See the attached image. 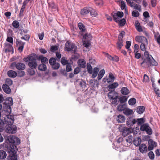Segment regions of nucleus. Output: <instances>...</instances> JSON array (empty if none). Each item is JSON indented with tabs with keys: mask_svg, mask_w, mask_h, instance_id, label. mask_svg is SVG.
<instances>
[{
	"mask_svg": "<svg viewBox=\"0 0 160 160\" xmlns=\"http://www.w3.org/2000/svg\"><path fill=\"white\" fill-rule=\"evenodd\" d=\"M141 139L138 138L137 137L133 141V143L135 145L138 146L141 143Z\"/></svg>",
	"mask_w": 160,
	"mask_h": 160,
	"instance_id": "nucleus-32",
	"label": "nucleus"
},
{
	"mask_svg": "<svg viewBox=\"0 0 160 160\" xmlns=\"http://www.w3.org/2000/svg\"><path fill=\"white\" fill-rule=\"evenodd\" d=\"M127 100V98L125 96L121 97L120 98V101L122 103L126 101Z\"/></svg>",
	"mask_w": 160,
	"mask_h": 160,
	"instance_id": "nucleus-58",
	"label": "nucleus"
},
{
	"mask_svg": "<svg viewBox=\"0 0 160 160\" xmlns=\"http://www.w3.org/2000/svg\"><path fill=\"white\" fill-rule=\"evenodd\" d=\"M2 89L7 94H9L11 92V89L6 84H4L2 86Z\"/></svg>",
	"mask_w": 160,
	"mask_h": 160,
	"instance_id": "nucleus-21",
	"label": "nucleus"
},
{
	"mask_svg": "<svg viewBox=\"0 0 160 160\" xmlns=\"http://www.w3.org/2000/svg\"><path fill=\"white\" fill-rule=\"evenodd\" d=\"M115 14L120 18L122 17L123 15V13L122 12H118L116 14Z\"/></svg>",
	"mask_w": 160,
	"mask_h": 160,
	"instance_id": "nucleus-64",
	"label": "nucleus"
},
{
	"mask_svg": "<svg viewBox=\"0 0 160 160\" xmlns=\"http://www.w3.org/2000/svg\"><path fill=\"white\" fill-rule=\"evenodd\" d=\"M26 4H27L23 2V5L22 7V8H21V9L20 12V14L21 15H22L23 12L24 11V9L25 8V6L26 5Z\"/></svg>",
	"mask_w": 160,
	"mask_h": 160,
	"instance_id": "nucleus-43",
	"label": "nucleus"
},
{
	"mask_svg": "<svg viewBox=\"0 0 160 160\" xmlns=\"http://www.w3.org/2000/svg\"><path fill=\"white\" fill-rule=\"evenodd\" d=\"M30 38V36L29 35H26L24 37H22L21 38L22 39H24L26 41H28Z\"/></svg>",
	"mask_w": 160,
	"mask_h": 160,
	"instance_id": "nucleus-59",
	"label": "nucleus"
},
{
	"mask_svg": "<svg viewBox=\"0 0 160 160\" xmlns=\"http://www.w3.org/2000/svg\"><path fill=\"white\" fill-rule=\"evenodd\" d=\"M139 149L141 152L144 153L147 152V147L145 144H142L140 145Z\"/></svg>",
	"mask_w": 160,
	"mask_h": 160,
	"instance_id": "nucleus-17",
	"label": "nucleus"
},
{
	"mask_svg": "<svg viewBox=\"0 0 160 160\" xmlns=\"http://www.w3.org/2000/svg\"><path fill=\"white\" fill-rule=\"evenodd\" d=\"M145 108L142 106L138 107L137 109V112L139 114L142 113L145 110Z\"/></svg>",
	"mask_w": 160,
	"mask_h": 160,
	"instance_id": "nucleus-34",
	"label": "nucleus"
},
{
	"mask_svg": "<svg viewBox=\"0 0 160 160\" xmlns=\"http://www.w3.org/2000/svg\"><path fill=\"white\" fill-rule=\"evenodd\" d=\"M52 68L55 69H58L60 67V64L58 63H55L53 65H52Z\"/></svg>",
	"mask_w": 160,
	"mask_h": 160,
	"instance_id": "nucleus-54",
	"label": "nucleus"
},
{
	"mask_svg": "<svg viewBox=\"0 0 160 160\" xmlns=\"http://www.w3.org/2000/svg\"><path fill=\"white\" fill-rule=\"evenodd\" d=\"M13 104V100L12 98L11 97L7 98L5 101V102L4 103V108L6 109L7 111L8 110V108L7 107H9L11 109V108L10 106Z\"/></svg>",
	"mask_w": 160,
	"mask_h": 160,
	"instance_id": "nucleus-8",
	"label": "nucleus"
},
{
	"mask_svg": "<svg viewBox=\"0 0 160 160\" xmlns=\"http://www.w3.org/2000/svg\"><path fill=\"white\" fill-rule=\"evenodd\" d=\"M115 78L113 74L112 73H110L108 77L104 78L103 80L104 82H107L108 83H110L113 82L115 80Z\"/></svg>",
	"mask_w": 160,
	"mask_h": 160,
	"instance_id": "nucleus-11",
	"label": "nucleus"
},
{
	"mask_svg": "<svg viewBox=\"0 0 160 160\" xmlns=\"http://www.w3.org/2000/svg\"><path fill=\"white\" fill-rule=\"evenodd\" d=\"M125 105H119L118 107V109L119 111H124V110L125 109Z\"/></svg>",
	"mask_w": 160,
	"mask_h": 160,
	"instance_id": "nucleus-44",
	"label": "nucleus"
},
{
	"mask_svg": "<svg viewBox=\"0 0 160 160\" xmlns=\"http://www.w3.org/2000/svg\"><path fill=\"white\" fill-rule=\"evenodd\" d=\"M144 58L143 61L141 63V65L144 64L146 66L149 67L151 65L157 66L158 63L153 58L152 56L149 55L148 52L146 51L144 52Z\"/></svg>",
	"mask_w": 160,
	"mask_h": 160,
	"instance_id": "nucleus-1",
	"label": "nucleus"
},
{
	"mask_svg": "<svg viewBox=\"0 0 160 160\" xmlns=\"http://www.w3.org/2000/svg\"><path fill=\"white\" fill-rule=\"evenodd\" d=\"M118 85L117 82H115L108 86V90L110 91H114V89L117 88Z\"/></svg>",
	"mask_w": 160,
	"mask_h": 160,
	"instance_id": "nucleus-18",
	"label": "nucleus"
},
{
	"mask_svg": "<svg viewBox=\"0 0 160 160\" xmlns=\"http://www.w3.org/2000/svg\"><path fill=\"white\" fill-rule=\"evenodd\" d=\"M38 69L40 70L45 71L47 69V67L45 64L42 63L39 66Z\"/></svg>",
	"mask_w": 160,
	"mask_h": 160,
	"instance_id": "nucleus-37",
	"label": "nucleus"
},
{
	"mask_svg": "<svg viewBox=\"0 0 160 160\" xmlns=\"http://www.w3.org/2000/svg\"><path fill=\"white\" fill-rule=\"evenodd\" d=\"M99 71L98 68H93L92 73V78H94L97 76Z\"/></svg>",
	"mask_w": 160,
	"mask_h": 160,
	"instance_id": "nucleus-27",
	"label": "nucleus"
},
{
	"mask_svg": "<svg viewBox=\"0 0 160 160\" xmlns=\"http://www.w3.org/2000/svg\"><path fill=\"white\" fill-rule=\"evenodd\" d=\"M6 41L8 42H9L10 44H13V39L11 37H8L6 39Z\"/></svg>",
	"mask_w": 160,
	"mask_h": 160,
	"instance_id": "nucleus-49",
	"label": "nucleus"
},
{
	"mask_svg": "<svg viewBox=\"0 0 160 160\" xmlns=\"http://www.w3.org/2000/svg\"><path fill=\"white\" fill-rule=\"evenodd\" d=\"M78 64L82 68H85L86 66L85 61L83 59H81L78 61Z\"/></svg>",
	"mask_w": 160,
	"mask_h": 160,
	"instance_id": "nucleus-28",
	"label": "nucleus"
},
{
	"mask_svg": "<svg viewBox=\"0 0 160 160\" xmlns=\"http://www.w3.org/2000/svg\"><path fill=\"white\" fill-rule=\"evenodd\" d=\"M61 63L64 65L67 64L68 63V61L66 60L64 57L62 58L61 60Z\"/></svg>",
	"mask_w": 160,
	"mask_h": 160,
	"instance_id": "nucleus-47",
	"label": "nucleus"
},
{
	"mask_svg": "<svg viewBox=\"0 0 160 160\" xmlns=\"http://www.w3.org/2000/svg\"><path fill=\"white\" fill-rule=\"evenodd\" d=\"M125 34V32L123 31H122L118 36V40L117 43V47L118 49H120L123 46V40L122 38Z\"/></svg>",
	"mask_w": 160,
	"mask_h": 160,
	"instance_id": "nucleus-7",
	"label": "nucleus"
},
{
	"mask_svg": "<svg viewBox=\"0 0 160 160\" xmlns=\"http://www.w3.org/2000/svg\"><path fill=\"white\" fill-rule=\"evenodd\" d=\"M108 97L110 99L114 100L116 102H117L116 99L118 97V94L114 91H110L108 93Z\"/></svg>",
	"mask_w": 160,
	"mask_h": 160,
	"instance_id": "nucleus-14",
	"label": "nucleus"
},
{
	"mask_svg": "<svg viewBox=\"0 0 160 160\" xmlns=\"http://www.w3.org/2000/svg\"><path fill=\"white\" fill-rule=\"evenodd\" d=\"M37 56L34 54L28 55L27 57L23 58V61L26 62L29 61L28 63L29 66L32 69H35L37 66L36 61Z\"/></svg>",
	"mask_w": 160,
	"mask_h": 160,
	"instance_id": "nucleus-2",
	"label": "nucleus"
},
{
	"mask_svg": "<svg viewBox=\"0 0 160 160\" xmlns=\"http://www.w3.org/2000/svg\"><path fill=\"white\" fill-rule=\"evenodd\" d=\"M14 143H15L17 145H18L20 144V141L18 138L15 136V138H14Z\"/></svg>",
	"mask_w": 160,
	"mask_h": 160,
	"instance_id": "nucleus-48",
	"label": "nucleus"
},
{
	"mask_svg": "<svg viewBox=\"0 0 160 160\" xmlns=\"http://www.w3.org/2000/svg\"><path fill=\"white\" fill-rule=\"evenodd\" d=\"M149 80L148 77L146 74H144L143 77V81L145 82H148Z\"/></svg>",
	"mask_w": 160,
	"mask_h": 160,
	"instance_id": "nucleus-57",
	"label": "nucleus"
},
{
	"mask_svg": "<svg viewBox=\"0 0 160 160\" xmlns=\"http://www.w3.org/2000/svg\"><path fill=\"white\" fill-rule=\"evenodd\" d=\"M7 159L8 160H18L16 153H10Z\"/></svg>",
	"mask_w": 160,
	"mask_h": 160,
	"instance_id": "nucleus-20",
	"label": "nucleus"
},
{
	"mask_svg": "<svg viewBox=\"0 0 160 160\" xmlns=\"http://www.w3.org/2000/svg\"><path fill=\"white\" fill-rule=\"evenodd\" d=\"M89 12L90 15L92 17H96L98 15L97 12L94 9L91 8L89 7Z\"/></svg>",
	"mask_w": 160,
	"mask_h": 160,
	"instance_id": "nucleus-26",
	"label": "nucleus"
},
{
	"mask_svg": "<svg viewBox=\"0 0 160 160\" xmlns=\"http://www.w3.org/2000/svg\"><path fill=\"white\" fill-rule=\"evenodd\" d=\"M148 149L149 150H152L157 145V143L153 141L152 139H149L148 141Z\"/></svg>",
	"mask_w": 160,
	"mask_h": 160,
	"instance_id": "nucleus-15",
	"label": "nucleus"
},
{
	"mask_svg": "<svg viewBox=\"0 0 160 160\" xmlns=\"http://www.w3.org/2000/svg\"><path fill=\"white\" fill-rule=\"evenodd\" d=\"M6 152L3 150H0V159H5L7 156Z\"/></svg>",
	"mask_w": 160,
	"mask_h": 160,
	"instance_id": "nucleus-31",
	"label": "nucleus"
},
{
	"mask_svg": "<svg viewBox=\"0 0 160 160\" xmlns=\"http://www.w3.org/2000/svg\"><path fill=\"white\" fill-rule=\"evenodd\" d=\"M95 3L98 6H101L103 4V2L102 0H94Z\"/></svg>",
	"mask_w": 160,
	"mask_h": 160,
	"instance_id": "nucleus-51",
	"label": "nucleus"
},
{
	"mask_svg": "<svg viewBox=\"0 0 160 160\" xmlns=\"http://www.w3.org/2000/svg\"><path fill=\"white\" fill-rule=\"evenodd\" d=\"M14 138L15 136L13 135H10L8 137V140L10 143H14Z\"/></svg>",
	"mask_w": 160,
	"mask_h": 160,
	"instance_id": "nucleus-42",
	"label": "nucleus"
},
{
	"mask_svg": "<svg viewBox=\"0 0 160 160\" xmlns=\"http://www.w3.org/2000/svg\"><path fill=\"white\" fill-rule=\"evenodd\" d=\"M39 58L41 59V62L42 63H48V59L46 58L42 57V56H40Z\"/></svg>",
	"mask_w": 160,
	"mask_h": 160,
	"instance_id": "nucleus-41",
	"label": "nucleus"
},
{
	"mask_svg": "<svg viewBox=\"0 0 160 160\" xmlns=\"http://www.w3.org/2000/svg\"><path fill=\"white\" fill-rule=\"evenodd\" d=\"M136 122L138 125H142L145 122V120L143 118H138L136 120Z\"/></svg>",
	"mask_w": 160,
	"mask_h": 160,
	"instance_id": "nucleus-36",
	"label": "nucleus"
},
{
	"mask_svg": "<svg viewBox=\"0 0 160 160\" xmlns=\"http://www.w3.org/2000/svg\"><path fill=\"white\" fill-rule=\"evenodd\" d=\"M14 119L13 120L11 121L10 122H7L6 124H7L5 126V129L6 132L9 133H14L16 132L17 127L16 126L12 124L14 121Z\"/></svg>",
	"mask_w": 160,
	"mask_h": 160,
	"instance_id": "nucleus-5",
	"label": "nucleus"
},
{
	"mask_svg": "<svg viewBox=\"0 0 160 160\" xmlns=\"http://www.w3.org/2000/svg\"><path fill=\"white\" fill-rule=\"evenodd\" d=\"M121 7L122 9H125L126 10V5L125 4V2L123 1H121Z\"/></svg>",
	"mask_w": 160,
	"mask_h": 160,
	"instance_id": "nucleus-52",
	"label": "nucleus"
},
{
	"mask_svg": "<svg viewBox=\"0 0 160 160\" xmlns=\"http://www.w3.org/2000/svg\"><path fill=\"white\" fill-rule=\"evenodd\" d=\"M87 67L88 72L90 74H92V68L91 64L89 63H87Z\"/></svg>",
	"mask_w": 160,
	"mask_h": 160,
	"instance_id": "nucleus-40",
	"label": "nucleus"
},
{
	"mask_svg": "<svg viewBox=\"0 0 160 160\" xmlns=\"http://www.w3.org/2000/svg\"><path fill=\"white\" fill-rule=\"evenodd\" d=\"M135 25L136 27L137 30L139 32L142 31V29L141 27L140 26V23L138 22H136L135 23Z\"/></svg>",
	"mask_w": 160,
	"mask_h": 160,
	"instance_id": "nucleus-35",
	"label": "nucleus"
},
{
	"mask_svg": "<svg viewBox=\"0 0 160 160\" xmlns=\"http://www.w3.org/2000/svg\"><path fill=\"white\" fill-rule=\"evenodd\" d=\"M12 45L7 42H5L4 49L5 52H12V53H13V48L12 46Z\"/></svg>",
	"mask_w": 160,
	"mask_h": 160,
	"instance_id": "nucleus-10",
	"label": "nucleus"
},
{
	"mask_svg": "<svg viewBox=\"0 0 160 160\" xmlns=\"http://www.w3.org/2000/svg\"><path fill=\"white\" fill-rule=\"evenodd\" d=\"M5 83L6 85H11L12 84V81L9 78H7L6 79Z\"/></svg>",
	"mask_w": 160,
	"mask_h": 160,
	"instance_id": "nucleus-53",
	"label": "nucleus"
},
{
	"mask_svg": "<svg viewBox=\"0 0 160 160\" xmlns=\"http://www.w3.org/2000/svg\"><path fill=\"white\" fill-rule=\"evenodd\" d=\"M137 42L141 43L140 46V48L142 51H146V46L148 44V42L147 38L143 36H137L135 38Z\"/></svg>",
	"mask_w": 160,
	"mask_h": 160,
	"instance_id": "nucleus-3",
	"label": "nucleus"
},
{
	"mask_svg": "<svg viewBox=\"0 0 160 160\" xmlns=\"http://www.w3.org/2000/svg\"><path fill=\"white\" fill-rule=\"evenodd\" d=\"M18 150L17 147L14 145H12L10 146V151L13 153H16Z\"/></svg>",
	"mask_w": 160,
	"mask_h": 160,
	"instance_id": "nucleus-29",
	"label": "nucleus"
},
{
	"mask_svg": "<svg viewBox=\"0 0 160 160\" xmlns=\"http://www.w3.org/2000/svg\"><path fill=\"white\" fill-rule=\"evenodd\" d=\"M65 49L68 51H72L75 54L76 52V47L73 43L69 42L66 43Z\"/></svg>",
	"mask_w": 160,
	"mask_h": 160,
	"instance_id": "nucleus-6",
	"label": "nucleus"
},
{
	"mask_svg": "<svg viewBox=\"0 0 160 160\" xmlns=\"http://www.w3.org/2000/svg\"><path fill=\"white\" fill-rule=\"evenodd\" d=\"M79 85L82 88H85L86 86V82L82 80L80 81Z\"/></svg>",
	"mask_w": 160,
	"mask_h": 160,
	"instance_id": "nucleus-45",
	"label": "nucleus"
},
{
	"mask_svg": "<svg viewBox=\"0 0 160 160\" xmlns=\"http://www.w3.org/2000/svg\"><path fill=\"white\" fill-rule=\"evenodd\" d=\"M136 122V120L131 117L127 119L126 124L127 126L131 127L133 126Z\"/></svg>",
	"mask_w": 160,
	"mask_h": 160,
	"instance_id": "nucleus-16",
	"label": "nucleus"
},
{
	"mask_svg": "<svg viewBox=\"0 0 160 160\" xmlns=\"http://www.w3.org/2000/svg\"><path fill=\"white\" fill-rule=\"evenodd\" d=\"M13 26L15 28H17L19 26L18 22L17 21H14L12 23Z\"/></svg>",
	"mask_w": 160,
	"mask_h": 160,
	"instance_id": "nucleus-46",
	"label": "nucleus"
},
{
	"mask_svg": "<svg viewBox=\"0 0 160 160\" xmlns=\"http://www.w3.org/2000/svg\"><path fill=\"white\" fill-rule=\"evenodd\" d=\"M49 63L52 66L56 63V59L53 58H51L49 61Z\"/></svg>",
	"mask_w": 160,
	"mask_h": 160,
	"instance_id": "nucleus-55",
	"label": "nucleus"
},
{
	"mask_svg": "<svg viewBox=\"0 0 160 160\" xmlns=\"http://www.w3.org/2000/svg\"><path fill=\"white\" fill-rule=\"evenodd\" d=\"M128 103L130 105H133L136 103V100L133 98H131L129 100Z\"/></svg>",
	"mask_w": 160,
	"mask_h": 160,
	"instance_id": "nucleus-39",
	"label": "nucleus"
},
{
	"mask_svg": "<svg viewBox=\"0 0 160 160\" xmlns=\"http://www.w3.org/2000/svg\"><path fill=\"white\" fill-rule=\"evenodd\" d=\"M133 131V129L131 128H124L122 131V135L125 137L129 133H131Z\"/></svg>",
	"mask_w": 160,
	"mask_h": 160,
	"instance_id": "nucleus-13",
	"label": "nucleus"
},
{
	"mask_svg": "<svg viewBox=\"0 0 160 160\" xmlns=\"http://www.w3.org/2000/svg\"><path fill=\"white\" fill-rule=\"evenodd\" d=\"M78 26L79 29L81 31L84 32L85 31V28L84 26L82 23H79Z\"/></svg>",
	"mask_w": 160,
	"mask_h": 160,
	"instance_id": "nucleus-38",
	"label": "nucleus"
},
{
	"mask_svg": "<svg viewBox=\"0 0 160 160\" xmlns=\"http://www.w3.org/2000/svg\"><path fill=\"white\" fill-rule=\"evenodd\" d=\"M121 92L122 94L125 95H128L130 92L129 90L127 88L125 87H122V88L121 90Z\"/></svg>",
	"mask_w": 160,
	"mask_h": 160,
	"instance_id": "nucleus-24",
	"label": "nucleus"
},
{
	"mask_svg": "<svg viewBox=\"0 0 160 160\" xmlns=\"http://www.w3.org/2000/svg\"><path fill=\"white\" fill-rule=\"evenodd\" d=\"M72 70L71 66L70 64H67L66 67V70L67 72L71 71Z\"/></svg>",
	"mask_w": 160,
	"mask_h": 160,
	"instance_id": "nucleus-63",
	"label": "nucleus"
},
{
	"mask_svg": "<svg viewBox=\"0 0 160 160\" xmlns=\"http://www.w3.org/2000/svg\"><path fill=\"white\" fill-rule=\"evenodd\" d=\"M8 75L10 77L15 78L17 76V74L15 71L10 70L8 72Z\"/></svg>",
	"mask_w": 160,
	"mask_h": 160,
	"instance_id": "nucleus-23",
	"label": "nucleus"
},
{
	"mask_svg": "<svg viewBox=\"0 0 160 160\" xmlns=\"http://www.w3.org/2000/svg\"><path fill=\"white\" fill-rule=\"evenodd\" d=\"M132 15L133 17H138L139 16V13L138 11H133L132 12Z\"/></svg>",
	"mask_w": 160,
	"mask_h": 160,
	"instance_id": "nucleus-50",
	"label": "nucleus"
},
{
	"mask_svg": "<svg viewBox=\"0 0 160 160\" xmlns=\"http://www.w3.org/2000/svg\"><path fill=\"white\" fill-rule=\"evenodd\" d=\"M119 22V24L120 25L122 26H123L125 24L126 21L125 19L123 18L120 20Z\"/></svg>",
	"mask_w": 160,
	"mask_h": 160,
	"instance_id": "nucleus-62",
	"label": "nucleus"
},
{
	"mask_svg": "<svg viewBox=\"0 0 160 160\" xmlns=\"http://www.w3.org/2000/svg\"><path fill=\"white\" fill-rule=\"evenodd\" d=\"M89 8H84L81 10V14L82 15H85L88 13L89 12Z\"/></svg>",
	"mask_w": 160,
	"mask_h": 160,
	"instance_id": "nucleus-30",
	"label": "nucleus"
},
{
	"mask_svg": "<svg viewBox=\"0 0 160 160\" xmlns=\"http://www.w3.org/2000/svg\"><path fill=\"white\" fill-rule=\"evenodd\" d=\"M140 130L143 131H146L148 134L151 135L152 134V131L151 129L149 126L148 124H144L141 125Z\"/></svg>",
	"mask_w": 160,
	"mask_h": 160,
	"instance_id": "nucleus-9",
	"label": "nucleus"
},
{
	"mask_svg": "<svg viewBox=\"0 0 160 160\" xmlns=\"http://www.w3.org/2000/svg\"><path fill=\"white\" fill-rule=\"evenodd\" d=\"M123 113L126 115H129L132 114L133 110L128 108H126L124 110Z\"/></svg>",
	"mask_w": 160,
	"mask_h": 160,
	"instance_id": "nucleus-25",
	"label": "nucleus"
},
{
	"mask_svg": "<svg viewBox=\"0 0 160 160\" xmlns=\"http://www.w3.org/2000/svg\"><path fill=\"white\" fill-rule=\"evenodd\" d=\"M148 156L149 158L151 159H153L154 158V155L152 151H150L149 152Z\"/></svg>",
	"mask_w": 160,
	"mask_h": 160,
	"instance_id": "nucleus-61",
	"label": "nucleus"
},
{
	"mask_svg": "<svg viewBox=\"0 0 160 160\" xmlns=\"http://www.w3.org/2000/svg\"><path fill=\"white\" fill-rule=\"evenodd\" d=\"M16 43L17 46L18 47V50L20 52H21L23 50L24 46L25 43L23 42L21 40H17Z\"/></svg>",
	"mask_w": 160,
	"mask_h": 160,
	"instance_id": "nucleus-12",
	"label": "nucleus"
},
{
	"mask_svg": "<svg viewBox=\"0 0 160 160\" xmlns=\"http://www.w3.org/2000/svg\"><path fill=\"white\" fill-rule=\"evenodd\" d=\"M116 119L118 122L123 123L125 122V118L123 115H119L117 116Z\"/></svg>",
	"mask_w": 160,
	"mask_h": 160,
	"instance_id": "nucleus-19",
	"label": "nucleus"
},
{
	"mask_svg": "<svg viewBox=\"0 0 160 160\" xmlns=\"http://www.w3.org/2000/svg\"><path fill=\"white\" fill-rule=\"evenodd\" d=\"M109 58L110 59H112L113 61L115 62H118L119 60V58L117 56H114V57H112L111 56H110Z\"/></svg>",
	"mask_w": 160,
	"mask_h": 160,
	"instance_id": "nucleus-56",
	"label": "nucleus"
},
{
	"mask_svg": "<svg viewBox=\"0 0 160 160\" xmlns=\"http://www.w3.org/2000/svg\"><path fill=\"white\" fill-rule=\"evenodd\" d=\"M113 17L114 20H115L116 22H119L121 18L116 15L114 14L113 16Z\"/></svg>",
	"mask_w": 160,
	"mask_h": 160,
	"instance_id": "nucleus-60",
	"label": "nucleus"
},
{
	"mask_svg": "<svg viewBox=\"0 0 160 160\" xmlns=\"http://www.w3.org/2000/svg\"><path fill=\"white\" fill-rule=\"evenodd\" d=\"M105 73V71L103 69L101 70L99 72L98 78V80H100L103 77Z\"/></svg>",
	"mask_w": 160,
	"mask_h": 160,
	"instance_id": "nucleus-33",
	"label": "nucleus"
},
{
	"mask_svg": "<svg viewBox=\"0 0 160 160\" xmlns=\"http://www.w3.org/2000/svg\"><path fill=\"white\" fill-rule=\"evenodd\" d=\"M25 68L24 63L22 62H18L17 63V69L18 70H24Z\"/></svg>",
	"mask_w": 160,
	"mask_h": 160,
	"instance_id": "nucleus-22",
	"label": "nucleus"
},
{
	"mask_svg": "<svg viewBox=\"0 0 160 160\" xmlns=\"http://www.w3.org/2000/svg\"><path fill=\"white\" fill-rule=\"evenodd\" d=\"M127 3L134 9L137 10L139 11H141V6L139 4L141 2L142 0H133V1L137 3L138 4L133 2L131 0H126Z\"/></svg>",
	"mask_w": 160,
	"mask_h": 160,
	"instance_id": "nucleus-4",
	"label": "nucleus"
}]
</instances>
